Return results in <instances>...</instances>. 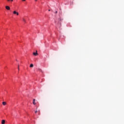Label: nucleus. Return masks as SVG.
I'll return each mask as SVG.
<instances>
[{
  "mask_svg": "<svg viewBox=\"0 0 124 124\" xmlns=\"http://www.w3.org/2000/svg\"><path fill=\"white\" fill-rule=\"evenodd\" d=\"M5 8H6V9H7V10H10V6H6Z\"/></svg>",
  "mask_w": 124,
  "mask_h": 124,
  "instance_id": "nucleus-1",
  "label": "nucleus"
},
{
  "mask_svg": "<svg viewBox=\"0 0 124 124\" xmlns=\"http://www.w3.org/2000/svg\"><path fill=\"white\" fill-rule=\"evenodd\" d=\"M13 14H16L17 15V16H18V15H19V13L16 12V11H14Z\"/></svg>",
  "mask_w": 124,
  "mask_h": 124,
  "instance_id": "nucleus-2",
  "label": "nucleus"
},
{
  "mask_svg": "<svg viewBox=\"0 0 124 124\" xmlns=\"http://www.w3.org/2000/svg\"><path fill=\"white\" fill-rule=\"evenodd\" d=\"M33 104L34 105H35L36 104V103H35V99H33Z\"/></svg>",
  "mask_w": 124,
  "mask_h": 124,
  "instance_id": "nucleus-3",
  "label": "nucleus"
},
{
  "mask_svg": "<svg viewBox=\"0 0 124 124\" xmlns=\"http://www.w3.org/2000/svg\"><path fill=\"white\" fill-rule=\"evenodd\" d=\"M1 124H5V120H2L1 122Z\"/></svg>",
  "mask_w": 124,
  "mask_h": 124,
  "instance_id": "nucleus-4",
  "label": "nucleus"
},
{
  "mask_svg": "<svg viewBox=\"0 0 124 124\" xmlns=\"http://www.w3.org/2000/svg\"><path fill=\"white\" fill-rule=\"evenodd\" d=\"M33 54L34 55V56H37V51H36V52H34Z\"/></svg>",
  "mask_w": 124,
  "mask_h": 124,
  "instance_id": "nucleus-5",
  "label": "nucleus"
},
{
  "mask_svg": "<svg viewBox=\"0 0 124 124\" xmlns=\"http://www.w3.org/2000/svg\"><path fill=\"white\" fill-rule=\"evenodd\" d=\"M2 105H4V106L6 105V102H2Z\"/></svg>",
  "mask_w": 124,
  "mask_h": 124,
  "instance_id": "nucleus-6",
  "label": "nucleus"
},
{
  "mask_svg": "<svg viewBox=\"0 0 124 124\" xmlns=\"http://www.w3.org/2000/svg\"><path fill=\"white\" fill-rule=\"evenodd\" d=\"M30 67H33V64H31Z\"/></svg>",
  "mask_w": 124,
  "mask_h": 124,
  "instance_id": "nucleus-7",
  "label": "nucleus"
},
{
  "mask_svg": "<svg viewBox=\"0 0 124 124\" xmlns=\"http://www.w3.org/2000/svg\"><path fill=\"white\" fill-rule=\"evenodd\" d=\"M23 21L24 23H26V19H25V18H23Z\"/></svg>",
  "mask_w": 124,
  "mask_h": 124,
  "instance_id": "nucleus-8",
  "label": "nucleus"
},
{
  "mask_svg": "<svg viewBox=\"0 0 124 124\" xmlns=\"http://www.w3.org/2000/svg\"><path fill=\"white\" fill-rule=\"evenodd\" d=\"M8 1H11V2H12V1H13V0H7Z\"/></svg>",
  "mask_w": 124,
  "mask_h": 124,
  "instance_id": "nucleus-9",
  "label": "nucleus"
},
{
  "mask_svg": "<svg viewBox=\"0 0 124 124\" xmlns=\"http://www.w3.org/2000/svg\"><path fill=\"white\" fill-rule=\"evenodd\" d=\"M55 13H56V14H57V13H58V11H56Z\"/></svg>",
  "mask_w": 124,
  "mask_h": 124,
  "instance_id": "nucleus-10",
  "label": "nucleus"
},
{
  "mask_svg": "<svg viewBox=\"0 0 124 124\" xmlns=\"http://www.w3.org/2000/svg\"><path fill=\"white\" fill-rule=\"evenodd\" d=\"M18 70H19V65H18Z\"/></svg>",
  "mask_w": 124,
  "mask_h": 124,
  "instance_id": "nucleus-11",
  "label": "nucleus"
},
{
  "mask_svg": "<svg viewBox=\"0 0 124 124\" xmlns=\"http://www.w3.org/2000/svg\"><path fill=\"white\" fill-rule=\"evenodd\" d=\"M35 113H37V110L35 111Z\"/></svg>",
  "mask_w": 124,
  "mask_h": 124,
  "instance_id": "nucleus-12",
  "label": "nucleus"
},
{
  "mask_svg": "<svg viewBox=\"0 0 124 124\" xmlns=\"http://www.w3.org/2000/svg\"><path fill=\"white\" fill-rule=\"evenodd\" d=\"M22 1H26V0H22Z\"/></svg>",
  "mask_w": 124,
  "mask_h": 124,
  "instance_id": "nucleus-13",
  "label": "nucleus"
},
{
  "mask_svg": "<svg viewBox=\"0 0 124 124\" xmlns=\"http://www.w3.org/2000/svg\"><path fill=\"white\" fill-rule=\"evenodd\" d=\"M35 0V1H37V0Z\"/></svg>",
  "mask_w": 124,
  "mask_h": 124,
  "instance_id": "nucleus-14",
  "label": "nucleus"
},
{
  "mask_svg": "<svg viewBox=\"0 0 124 124\" xmlns=\"http://www.w3.org/2000/svg\"><path fill=\"white\" fill-rule=\"evenodd\" d=\"M48 11H50V10H48Z\"/></svg>",
  "mask_w": 124,
  "mask_h": 124,
  "instance_id": "nucleus-15",
  "label": "nucleus"
}]
</instances>
